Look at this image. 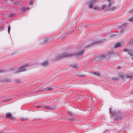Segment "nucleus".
I'll use <instances>...</instances> for the list:
<instances>
[{"label":"nucleus","instance_id":"1","mask_svg":"<svg viewBox=\"0 0 133 133\" xmlns=\"http://www.w3.org/2000/svg\"><path fill=\"white\" fill-rule=\"evenodd\" d=\"M111 108L109 109L110 113L114 117H116L115 118V119L117 120L119 119L121 120L123 116V113H121V110H113L111 111Z\"/></svg>","mask_w":133,"mask_h":133},{"label":"nucleus","instance_id":"2","mask_svg":"<svg viewBox=\"0 0 133 133\" xmlns=\"http://www.w3.org/2000/svg\"><path fill=\"white\" fill-rule=\"evenodd\" d=\"M112 53V52H109L107 53V54H102L101 55L96 56L94 59V60L96 62H99L104 58L107 59L109 58V55L111 54Z\"/></svg>","mask_w":133,"mask_h":133},{"label":"nucleus","instance_id":"3","mask_svg":"<svg viewBox=\"0 0 133 133\" xmlns=\"http://www.w3.org/2000/svg\"><path fill=\"white\" fill-rule=\"evenodd\" d=\"M72 55L71 53H68L67 52H66L57 55L56 57V58L57 59L59 60L64 57L72 56Z\"/></svg>","mask_w":133,"mask_h":133},{"label":"nucleus","instance_id":"4","mask_svg":"<svg viewBox=\"0 0 133 133\" xmlns=\"http://www.w3.org/2000/svg\"><path fill=\"white\" fill-rule=\"evenodd\" d=\"M103 42V39H101L99 40H96L95 41L91 42V44L85 46V48H88L89 47H90L92 46L97 44H100L102 43Z\"/></svg>","mask_w":133,"mask_h":133},{"label":"nucleus","instance_id":"5","mask_svg":"<svg viewBox=\"0 0 133 133\" xmlns=\"http://www.w3.org/2000/svg\"><path fill=\"white\" fill-rule=\"evenodd\" d=\"M28 65H25L19 68L18 70L14 72V73H18L26 71V68L28 66Z\"/></svg>","mask_w":133,"mask_h":133},{"label":"nucleus","instance_id":"6","mask_svg":"<svg viewBox=\"0 0 133 133\" xmlns=\"http://www.w3.org/2000/svg\"><path fill=\"white\" fill-rule=\"evenodd\" d=\"M84 50L82 49L81 51L77 53L74 54L71 53V54L72 55V56L74 55L77 57H79L80 56L82 55L83 53H84Z\"/></svg>","mask_w":133,"mask_h":133},{"label":"nucleus","instance_id":"7","mask_svg":"<svg viewBox=\"0 0 133 133\" xmlns=\"http://www.w3.org/2000/svg\"><path fill=\"white\" fill-rule=\"evenodd\" d=\"M56 107V105H52L50 106H45L44 107V108H45L48 109H49L50 110H51L54 109Z\"/></svg>","mask_w":133,"mask_h":133},{"label":"nucleus","instance_id":"8","mask_svg":"<svg viewBox=\"0 0 133 133\" xmlns=\"http://www.w3.org/2000/svg\"><path fill=\"white\" fill-rule=\"evenodd\" d=\"M52 89V88L49 87H47L46 88L40 90V91H48Z\"/></svg>","mask_w":133,"mask_h":133},{"label":"nucleus","instance_id":"9","mask_svg":"<svg viewBox=\"0 0 133 133\" xmlns=\"http://www.w3.org/2000/svg\"><path fill=\"white\" fill-rule=\"evenodd\" d=\"M6 117L7 118H10L11 119H14V117H13L10 113H8L6 114Z\"/></svg>","mask_w":133,"mask_h":133},{"label":"nucleus","instance_id":"10","mask_svg":"<svg viewBox=\"0 0 133 133\" xmlns=\"http://www.w3.org/2000/svg\"><path fill=\"white\" fill-rule=\"evenodd\" d=\"M48 64V63L47 61H44L41 64V65L44 66L47 65Z\"/></svg>","mask_w":133,"mask_h":133},{"label":"nucleus","instance_id":"11","mask_svg":"<svg viewBox=\"0 0 133 133\" xmlns=\"http://www.w3.org/2000/svg\"><path fill=\"white\" fill-rule=\"evenodd\" d=\"M121 44L119 42L117 43L115 45L114 47L115 48H117L118 47L121 46Z\"/></svg>","mask_w":133,"mask_h":133},{"label":"nucleus","instance_id":"12","mask_svg":"<svg viewBox=\"0 0 133 133\" xmlns=\"http://www.w3.org/2000/svg\"><path fill=\"white\" fill-rule=\"evenodd\" d=\"M93 74L97 76H99L100 73L96 71L93 73Z\"/></svg>","mask_w":133,"mask_h":133},{"label":"nucleus","instance_id":"13","mask_svg":"<svg viewBox=\"0 0 133 133\" xmlns=\"http://www.w3.org/2000/svg\"><path fill=\"white\" fill-rule=\"evenodd\" d=\"M112 79L114 81L117 82L118 81V78L117 77H113L112 78Z\"/></svg>","mask_w":133,"mask_h":133},{"label":"nucleus","instance_id":"14","mask_svg":"<svg viewBox=\"0 0 133 133\" xmlns=\"http://www.w3.org/2000/svg\"><path fill=\"white\" fill-rule=\"evenodd\" d=\"M97 1V0H92L90 1L89 2V3H90V4H93L95 3Z\"/></svg>","mask_w":133,"mask_h":133},{"label":"nucleus","instance_id":"15","mask_svg":"<svg viewBox=\"0 0 133 133\" xmlns=\"http://www.w3.org/2000/svg\"><path fill=\"white\" fill-rule=\"evenodd\" d=\"M14 3L15 5L18 6L19 5V3L17 1H15L14 0Z\"/></svg>","mask_w":133,"mask_h":133},{"label":"nucleus","instance_id":"16","mask_svg":"<svg viewBox=\"0 0 133 133\" xmlns=\"http://www.w3.org/2000/svg\"><path fill=\"white\" fill-rule=\"evenodd\" d=\"M75 118L74 117H72L68 119L69 120L71 121H75Z\"/></svg>","mask_w":133,"mask_h":133},{"label":"nucleus","instance_id":"17","mask_svg":"<svg viewBox=\"0 0 133 133\" xmlns=\"http://www.w3.org/2000/svg\"><path fill=\"white\" fill-rule=\"evenodd\" d=\"M36 107L37 108H41L42 107H43V105L42 104H40V105H37V104L36 106Z\"/></svg>","mask_w":133,"mask_h":133},{"label":"nucleus","instance_id":"18","mask_svg":"<svg viewBox=\"0 0 133 133\" xmlns=\"http://www.w3.org/2000/svg\"><path fill=\"white\" fill-rule=\"evenodd\" d=\"M67 112L68 114L71 116L73 115V114L71 111L68 110L67 111Z\"/></svg>","mask_w":133,"mask_h":133},{"label":"nucleus","instance_id":"19","mask_svg":"<svg viewBox=\"0 0 133 133\" xmlns=\"http://www.w3.org/2000/svg\"><path fill=\"white\" fill-rule=\"evenodd\" d=\"M71 67L72 68H78L77 65L76 64H74V65H72L71 66Z\"/></svg>","mask_w":133,"mask_h":133},{"label":"nucleus","instance_id":"20","mask_svg":"<svg viewBox=\"0 0 133 133\" xmlns=\"http://www.w3.org/2000/svg\"><path fill=\"white\" fill-rule=\"evenodd\" d=\"M130 52H129V54L130 55L131 57L133 56L132 57V59L133 60V52L132 51H129Z\"/></svg>","mask_w":133,"mask_h":133},{"label":"nucleus","instance_id":"21","mask_svg":"<svg viewBox=\"0 0 133 133\" xmlns=\"http://www.w3.org/2000/svg\"><path fill=\"white\" fill-rule=\"evenodd\" d=\"M119 76L120 77L123 78L124 77V74L122 73H120L119 74Z\"/></svg>","mask_w":133,"mask_h":133},{"label":"nucleus","instance_id":"22","mask_svg":"<svg viewBox=\"0 0 133 133\" xmlns=\"http://www.w3.org/2000/svg\"><path fill=\"white\" fill-rule=\"evenodd\" d=\"M10 29H11V26L9 25L8 26V32L9 34H10Z\"/></svg>","mask_w":133,"mask_h":133},{"label":"nucleus","instance_id":"23","mask_svg":"<svg viewBox=\"0 0 133 133\" xmlns=\"http://www.w3.org/2000/svg\"><path fill=\"white\" fill-rule=\"evenodd\" d=\"M6 70H5L3 69H0V73L6 72Z\"/></svg>","mask_w":133,"mask_h":133},{"label":"nucleus","instance_id":"24","mask_svg":"<svg viewBox=\"0 0 133 133\" xmlns=\"http://www.w3.org/2000/svg\"><path fill=\"white\" fill-rule=\"evenodd\" d=\"M131 51L129 50L128 49H125L124 50V52L128 51V54H129V52H130L129 51Z\"/></svg>","mask_w":133,"mask_h":133},{"label":"nucleus","instance_id":"25","mask_svg":"<svg viewBox=\"0 0 133 133\" xmlns=\"http://www.w3.org/2000/svg\"><path fill=\"white\" fill-rule=\"evenodd\" d=\"M88 6L90 8H92V5L90 4V3H89V4H88Z\"/></svg>","mask_w":133,"mask_h":133},{"label":"nucleus","instance_id":"26","mask_svg":"<svg viewBox=\"0 0 133 133\" xmlns=\"http://www.w3.org/2000/svg\"><path fill=\"white\" fill-rule=\"evenodd\" d=\"M112 3H110L108 4V8H110L111 6L112 5Z\"/></svg>","mask_w":133,"mask_h":133},{"label":"nucleus","instance_id":"27","mask_svg":"<svg viewBox=\"0 0 133 133\" xmlns=\"http://www.w3.org/2000/svg\"><path fill=\"white\" fill-rule=\"evenodd\" d=\"M130 43L131 44H133V39H131L130 41Z\"/></svg>","mask_w":133,"mask_h":133},{"label":"nucleus","instance_id":"28","mask_svg":"<svg viewBox=\"0 0 133 133\" xmlns=\"http://www.w3.org/2000/svg\"><path fill=\"white\" fill-rule=\"evenodd\" d=\"M14 14H9L8 15V16L9 17H12L14 15Z\"/></svg>","mask_w":133,"mask_h":133},{"label":"nucleus","instance_id":"29","mask_svg":"<svg viewBox=\"0 0 133 133\" xmlns=\"http://www.w3.org/2000/svg\"><path fill=\"white\" fill-rule=\"evenodd\" d=\"M115 6L111 8L110 9L111 10H113L115 9Z\"/></svg>","mask_w":133,"mask_h":133},{"label":"nucleus","instance_id":"30","mask_svg":"<svg viewBox=\"0 0 133 133\" xmlns=\"http://www.w3.org/2000/svg\"><path fill=\"white\" fill-rule=\"evenodd\" d=\"M27 119L26 118H21V121H23L24 120H26Z\"/></svg>","mask_w":133,"mask_h":133},{"label":"nucleus","instance_id":"31","mask_svg":"<svg viewBox=\"0 0 133 133\" xmlns=\"http://www.w3.org/2000/svg\"><path fill=\"white\" fill-rule=\"evenodd\" d=\"M9 100V99H5V100H3V102H7V101H8Z\"/></svg>","mask_w":133,"mask_h":133},{"label":"nucleus","instance_id":"32","mask_svg":"<svg viewBox=\"0 0 133 133\" xmlns=\"http://www.w3.org/2000/svg\"><path fill=\"white\" fill-rule=\"evenodd\" d=\"M106 6V5H103V6H102V9H103V10L105 8Z\"/></svg>","mask_w":133,"mask_h":133},{"label":"nucleus","instance_id":"33","mask_svg":"<svg viewBox=\"0 0 133 133\" xmlns=\"http://www.w3.org/2000/svg\"><path fill=\"white\" fill-rule=\"evenodd\" d=\"M130 77V76L128 75H126V78H129Z\"/></svg>","mask_w":133,"mask_h":133},{"label":"nucleus","instance_id":"34","mask_svg":"<svg viewBox=\"0 0 133 133\" xmlns=\"http://www.w3.org/2000/svg\"><path fill=\"white\" fill-rule=\"evenodd\" d=\"M33 3V2L32 0H31L29 2V4L30 5H32Z\"/></svg>","mask_w":133,"mask_h":133},{"label":"nucleus","instance_id":"35","mask_svg":"<svg viewBox=\"0 0 133 133\" xmlns=\"http://www.w3.org/2000/svg\"><path fill=\"white\" fill-rule=\"evenodd\" d=\"M133 77V76L132 75H131L130 76V78L129 79L130 80Z\"/></svg>","mask_w":133,"mask_h":133},{"label":"nucleus","instance_id":"36","mask_svg":"<svg viewBox=\"0 0 133 133\" xmlns=\"http://www.w3.org/2000/svg\"><path fill=\"white\" fill-rule=\"evenodd\" d=\"M25 10V8H22V9H21V11H22V12H23Z\"/></svg>","mask_w":133,"mask_h":133},{"label":"nucleus","instance_id":"37","mask_svg":"<svg viewBox=\"0 0 133 133\" xmlns=\"http://www.w3.org/2000/svg\"><path fill=\"white\" fill-rule=\"evenodd\" d=\"M124 30L123 29H122V30H120L119 31V33L120 34V33H122V32H123Z\"/></svg>","mask_w":133,"mask_h":133},{"label":"nucleus","instance_id":"38","mask_svg":"<svg viewBox=\"0 0 133 133\" xmlns=\"http://www.w3.org/2000/svg\"><path fill=\"white\" fill-rule=\"evenodd\" d=\"M99 9V8H98V6H96L94 8V9Z\"/></svg>","mask_w":133,"mask_h":133},{"label":"nucleus","instance_id":"39","mask_svg":"<svg viewBox=\"0 0 133 133\" xmlns=\"http://www.w3.org/2000/svg\"><path fill=\"white\" fill-rule=\"evenodd\" d=\"M15 70V68H11L10 69L11 71H12V70Z\"/></svg>","mask_w":133,"mask_h":133},{"label":"nucleus","instance_id":"40","mask_svg":"<svg viewBox=\"0 0 133 133\" xmlns=\"http://www.w3.org/2000/svg\"><path fill=\"white\" fill-rule=\"evenodd\" d=\"M132 18H130L129 20V21H130L131 22H132Z\"/></svg>","mask_w":133,"mask_h":133},{"label":"nucleus","instance_id":"41","mask_svg":"<svg viewBox=\"0 0 133 133\" xmlns=\"http://www.w3.org/2000/svg\"><path fill=\"white\" fill-rule=\"evenodd\" d=\"M64 35H62V36H61V37H60L59 38H62V37H64Z\"/></svg>","mask_w":133,"mask_h":133},{"label":"nucleus","instance_id":"42","mask_svg":"<svg viewBox=\"0 0 133 133\" xmlns=\"http://www.w3.org/2000/svg\"><path fill=\"white\" fill-rule=\"evenodd\" d=\"M130 11L131 12H133V8Z\"/></svg>","mask_w":133,"mask_h":133},{"label":"nucleus","instance_id":"43","mask_svg":"<svg viewBox=\"0 0 133 133\" xmlns=\"http://www.w3.org/2000/svg\"><path fill=\"white\" fill-rule=\"evenodd\" d=\"M131 65L132 66H133V62L131 63Z\"/></svg>","mask_w":133,"mask_h":133},{"label":"nucleus","instance_id":"44","mask_svg":"<svg viewBox=\"0 0 133 133\" xmlns=\"http://www.w3.org/2000/svg\"><path fill=\"white\" fill-rule=\"evenodd\" d=\"M125 26V25L124 24H123L121 25V26L122 27H123V26Z\"/></svg>","mask_w":133,"mask_h":133},{"label":"nucleus","instance_id":"45","mask_svg":"<svg viewBox=\"0 0 133 133\" xmlns=\"http://www.w3.org/2000/svg\"><path fill=\"white\" fill-rule=\"evenodd\" d=\"M47 39H45V41H44V42H47Z\"/></svg>","mask_w":133,"mask_h":133},{"label":"nucleus","instance_id":"46","mask_svg":"<svg viewBox=\"0 0 133 133\" xmlns=\"http://www.w3.org/2000/svg\"><path fill=\"white\" fill-rule=\"evenodd\" d=\"M108 1L109 2V3H111L110 2V0H108Z\"/></svg>","mask_w":133,"mask_h":133},{"label":"nucleus","instance_id":"47","mask_svg":"<svg viewBox=\"0 0 133 133\" xmlns=\"http://www.w3.org/2000/svg\"><path fill=\"white\" fill-rule=\"evenodd\" d=\"M10 4H13V3L12 2H11V3H10Z\"/></svg>","mask_w":133,"mask_h":133},{"label":"nucleus","instance_id":"48","mask_svg":"<svg viewBox=\"0 0 133 133\" xmlns=\"http://www.w3.org/2000/svg\"><path fill=\"white\" fill-rule=\"evenodd\" d=\"M133 94V90H132V92L131 93V94Z\"/></svg>","mask_w":133,"mask_h":133},{"label":"nucleus","instance_id":"49","mask_svg":"<svg viewBox=\"0 0 133 133\" xmlns=\"http://www.w3.org/2000/svg\"><path fill=\"white\" fill-rule=\"evenodd\" d=\"M3 28V27H0V29H2Z\"/></svg>","mask_w":133,"mask_h":133},{"label":"nucleus","instance_id":"50","mask_svg":"<svg viewBox=\"0 0 133 133\" xmlns=\"http://www.w3.org/2000/svg\"><path fill=\"white\" fill-rule=\"evenodd\" d=\"M8 0H4V1L5 2H6V1H8Z\"/></svg>","mask_w":133,"mask_h":133},{"label":"nucleus","instance_id":"51","mask_svg":"<svg viewBox=\"0 0 133 133\" xmlns=\"http://www.w3.org/2000/svg\"><path fill=\"white\" fill-rule=\"evenodd\" d=\"M6 81H7V82H9V81H8L7 80H6Z\"/></svg>","mask_w":133,"mask_h":133},{"label":"nucleus","instance_id":"52","mask_svg":"<svg viewBox=\"0 0 133 133\" xmlns=\"http://www.w3.org/2000/svg\"><path fill=\"white\" fill-rule=\"evenodd\" d=\"M9 0L10 1H11V2H12V1H13V0Z\"/></svg>","mask_w":133,"mask_h":133},{"label":"nucleus","instance_id":"53","mask_svg":"<svg viewBox=\"0 0 133 133\" xmlns=\"http://www.w3.org/2000/svg\"><path fill=\"white\" fill-rule=\"evenodd\" d=\"M33 65V64H32V65H30V66H32V65Z\"/></svg>","mask_w":133,"mask_h":133},{"label":"nucleus","instance_id":"54","mask_svg":"<svg viewBox=\"0 0 133 133\" xmlns=\"http://www.w3.org/2000/svg\"><path fill=\"white\" fill-rule=\"evenodd\" d=\"M2 131H0V133H2Z\"/></svg>","mask_w":133,"mask_h":133},{"label":"nucleus","instance_id":"55","mask_svg":"<svg viewBox=\"0 0 133 133\" xmlns=\"http://www.w3.org/2000/svg\"><path fill=\"white\" fill-rule=\"evenodd\" d=\"M118 68H120V67H119H119H118Z\"/></svg>","mask_w":133,"mask_h":133},{"label":"nucleus","instance_id":"56","mask_svg":"<svg viewBox=\"0 0 133 133\" xmlns=\"http://www.w3.org/2000/svg\"><path fill=\"white\" fill-rule=\"evenodd\" d=\"M108 131V130H107V131Z\"/></svg>","mask_w":133,"mask_h":133}]
</instances>
